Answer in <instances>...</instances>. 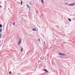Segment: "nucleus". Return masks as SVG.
Here are the masks:
<instances>
[{
	"instance_id": "f257e3e1",
	"label": "nucleus",
	"mask_w": 75,
	"mask_h": 75,
	"mask_svg": "<svg viewBox=\"0 0 75 75\" xmlns=\"http://www.w3.org/2000/svg\"><path fill=\"white\" fill-rule=\"evenodd\" d=\"M59 55H61L62 56H66V54H63L62 53H58Z\"/></svg>"
},
{
	"instance_id": "f03ea898",
	"label": "nucleus",
	"mask_w": 75,
	"mask_h": 75,
	"mask_svg": "<svg viewBox=\"0 0 75 75\" xmlns=\"http://www.w3.org/2000/svg\"><path fill=\"white\" fill-rule=\"evenodd\" d=\"M75 4V3H74L73 4H71L68 5V6H74Z\"/></svg>"
},
{
	"instance_id": "7ed1b4c3",
	"label": "nucleus",
	"mask_w": 75,
	"mask_h": 75,
	"mask_svg": "<svg viewBox=\"0 0 75 75\" xmlns=\"http://www.w3.org/2000/svg\"><path fill=\"white\" fill-rule=\"evenodd\" d=\"M21 40H22V38L21 39L19 42H18V45H20V44L21 43Z\"/></svg>"
},
{
	"instance_id": "20e7f679",
	"label": "nucleus",
	"mask_w": 75,
	"mask_h": 75,
	"mask_svg": "<svg viewBox=\"0 0 75 75\" xmlns=\"http://www.w3.org/2000/svg\"><path fill=\"white\" fill-rule=\"evenodd\" d=\"M44 71L46 72H47V73H49V72H48V71L46 69H45Z\"/></svg>"
},
{
	"instance_id": "39448f33",
	"label": "nucleus",
	"mask_w": 75,
	"mask_h": 75,
	"mask_svg": "<svg viewBox=\"0 0 75 75\" xmlns=\"http://www.w3.org/2000/svg\"><path fill=\"white\" fill-rule=\"evenodd\" d=\"M29 4L30 5V6H32V5H33V4H32V2H31V1H30Z\"/></svg>"
},
{
	"instance_id": "423d86ee",
	"label": "nucleus",
	"mask_w": 75,
	"mask_h": 75,
	"mask_svg": "<svg viewBox=\"0 0 75 75\" xmlns=\"http://www.w3.org/2000/svg\"><path fill=\"white\" fill-rule=\"evenodd\" d=\"M26 6H27V7L29 9V10H30V7L28 5H26Z\"/></svg>"
},
{
	"instance_id": "0eeeda50",
	"label": "nucleus",
	"mask_w": 75,
	"mask_h": 75,
	"mask_svg": "<svg viewBox=\"0 0 75 75\" xmlns=\"http://www.w3.org/2000/svg\"><path fill=\"white\" fill-rule=\"evenodd\" d=\"M68 20L69 21H70V22H71V19L70 18H68Z\"/></svg>"
},
{
	"instance_id": "6e6552de",
	"label": "nucleus",
	"mask_w": 75,
	"mask_h": 75,
	"mask_svg": "<svg viewBox=\"0 0 75 75\" xmlns=\"http://www.w3.org/2000/svg\"><path fill=\"white\" fill-rule=\"evenodd\" d=\"M2 36V34L1 33L0 34V38H1Z\"/></svg>"
},
{
	"instance_id": "1a4fd4ad",
	"label": "nucleus",
	"mask_w": 75,
	"mask_h": 75,
	"mask_svg": "<svg viewBox=\"0 0 75 75\" xmlns=\"http://www.w3.org/2000/svg\"><path fill=\"white\" fill-rule=\"evenodd\" d=\"M32 30L33 31H36V29L35 28H33Z\"/></svg>"
},
{
	"instance_id": "9d476101",
	"label": "nucleus",
	"mask_w": 75,
	"mask_h": 75,
	"mask_svg": "<svg viewBox=\"0 0 75 75\" xmlns=\"http://www.w3.org/2000/svg\"><path fill=\"white\" fill-rule=\"evenodd\" d=\"M41 2H42V3L43 4H44V0H41Z\"/></svg>"
},
{
	"instance_id": "9b49d317",
	"label": "nucleus",
	"mask_w": 75,
	"mask_h": 75,
	"mask_svg": "<svg viewBox=\"0 0 75 75\" xmlns=\"http://www.w3.org/2000/svg\"><path fill=\"white\" fill-rule=\"evenodd\" d=\"M2 28H1V29H0V33H1V31H2Z\"/></svg>"
},
{
	"instance_id": "f8f14e48",
	"label": "nucleus",
	"mask_w": 75,
	"mask_h": 75,
	"mask_svg": "<svg viewBox=\"0 0 75 75\" xmlns=\"http://www.w3.org/2000/svg\"><path fill=\"white\" fill-rule=\"evenodd\" d=\"M2 25L0 24V28H2Z\"/></svg>"
},
{
	"instance_id": "ddd939ff",
	"label": "nucleus",
	"mask_w": 75,
	"mask_h": 75,
	"mask_svg": "<svg viewBox=\"0 0 75 75\" xmlns=\"http://www.w3.org/2000/svg\"><path fill=\"white\" fill-rule=\"evenodd\" d=\"M11 73H12L11 71H10L9 73V75H10V74H11Z\"/></svg>"
},
{
	"instance_id": "4468645a",
	"label": "nucleus",
	"mask_w": 75,
	"mask_h": 75,
	"mask_svg": "<svg viewBox=\"0 0 75 75\" xmlns=\"http://www.w3.org/2000/svg\"><path fill=\"white\" fill-rule=\"evenodd\" d=\"M23 51V48H21V51L22 52V51Z\"/></svg>"
},
{
	"instance_id": "2eb2a0df",
	"label": "nucleus",
	"mask_w": 75,
	"mask_h": 75,
	"mask_svg": "<svg viewBox=\"0 0 75 75\" xmlns=\"http://www.w3.org/2000/svg\"><path fill=\"white\" fill-rule=\"evenodd\" d=\"M21 5L23 4V1H21Z\"/></svg>"
},
{
	"instance_id": "dca6fc26",
	"label": "nucleus",
	"mask_w": 75,
	"mask_h": 75,
	"mask_svg": "<svg viewBox=\"0 0 75 75\" xmlns=\"http://www.w3.org/2000/svg\"><path fill=\"white\" fill-rule=\"evenodd\" d=\"M13 25H15V23H13Z\"/></svg>"
},
{
	"instance_id": "f3484780",
	"label": "nucleus",
	"mask_w": 75,
	"mask_h": 75,
	"mask_svg": "<svg viewBox=\"0 0 75 75\" xmlns=\"http://www.w3.org/2000/svg\"><path fill=\"white\" fill-rule=\"evenodd\" d=\"M44 45H45V41H44Z\"/></svg>"
},
{
	"instance_id": "a211bd4d",
	"label": "nucleus",
	"mask_w": 75,
	"mask_h": 75,
	"mask_svg": "<svg viewBox=\"0 0 75 75\" xmlns=\"http://www.w3.org/2000/svg\"><path fill=\"white\" fill-rule=\"evenodd\" d=\"M38 41H40V39H38Z\"/></svg>"
},
{
	"instance_id": "6ab92c4d",
	"label": "nucleus",
	"mask_w": 75,
	"mask_h": 75,
	"mask_svg": "<svg viewBox=\"0 0 75 75\" xmlns=\"http://www.w3.org/2000/svg\"><path fill=\"white\" fill-rule=\"evenodd\" d=\"M0 8H2V6H1L0 5Z\"/></svg>"
},
{
	"instance_id": "aec40b11",
	"label": "nucleus",
	"mask_w": 75,
	"mask_h": 75,
	"mask_svg": "<svg viewBox=\"0 0 75 75\" xmlns=\"http://www.w3.org/2000/svg\"><path fill=\"white\" fill-rule=\"evenodd\" d=\"M65 4H66V5H67V4H68V3H65Z\"/></svg>"
},
{
	"instance_id": "412c9836",
	"label": "nucleus",
	"mask_w": 75,
	"mask_h": 75,
	"mask_svg": "<svg viewBox=\"0 0 75 75\" xmlns=\"http://www.w3.org/2000/svg\"><path fill=\"white\" fill-rule=\"evenodd\" d=\"M37 13H38V11H37Z\"/></svg>"
},
{
	"instance_id": "4be33fe9",
	"label": "nucleus",
	"mask_w": 75,
	"mask_h": 75,
	"mask_svg": "<svg viewBox=\"0 0 75 75\" xmlns=\"http://www.w3.org/2000/svg\"><path fill=\"white\" fill-rule=\"evenodd\" d=\"M18 75H19V73H18Z\"/></svg>"
},
{
	"instance_id": "5701e85b",
	"label": "nucleus",
	"mask_w": 75,
	"mask_h": 75,
	"mask_svg": "<svg viewBox=\"0 0 75 75\" xmlns=\"http://www.w3.org/2000/svg\"><path fill=\"white\" fill-rule=\"evenodd\" d=\"M65 1H67V0H64Z\"/></svg>"
}]
</instances>
